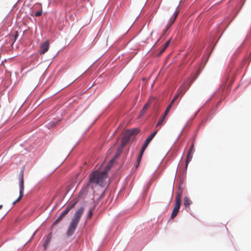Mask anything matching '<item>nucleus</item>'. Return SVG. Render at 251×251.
<instances>
[{
    "instance_id": "1",
    "label": "nucleus",
    "mask_w": 251,
    "mask_h": 251,
    "mask_svg": "<svg viewBox=\"0 0 251 251\" xmlns=\"http://www.w3.org/2000/svg\"><path fill=\"white\" fill-rule=\"evenodd\" d=\"M84 210V207H81L75 212L66 232L67 236H71L74 233Z\"/></svg>"
},
{
    "instance_id": "2",
    "label": "nucleus",
    "mask_w": 251,
    "mask_h": 251,
    "mask_svg": "<svg viewBox=\"0 0 251 251\" xmlns=\"http://www.w3.org/2000/svg\"><path fill=\"white\" fill-rule=\"evenodd\" d=\"M107 177V176L105 172H99L98 171H95L90 175L88 183H93L96 184L102 185Z\"/></svg>"
},
{
    "instance_id": "3",
    "label": "nucleus",
    "mask_w": 251,
    "mask_h": 251,
    "mask_svg": "<svg viewBox=\"0 0 251 251\" xmlns=\"http://www.w3.org/2000/svg\"><path fill=\"white\" fill-rule=\"evenodd\" d=\"M24 169H23L20 172L19 175V188H20V196L19 198L13 202V204L20 201L24 195Z\"/></svg>"
},
{
    "instance_id": "4",
    "label": "nucleus",
    "mask_w": 251,
    "mask_h": 251,
    "mask_svg": "<svg viewBox=\"0 0 251 251\" xmlns=\"http://www.w3.org/2000/svg\"><path fill=\"white\" fill-rule=\"evenodd\" d=\"M181 193H178L176 198L175 205L172 211L171 218L174 219L178 214L181 204Z\"/></svg>"
},
{
    "instance_id": "5",
    "label": "nucleus",
    "mask_w": 251,
    "mask_h": 251,
    "mask_svg": "<svg viewBox=\"0 0 251 251\" xmlns=\"http://www.w3.org/2000/svg\"><path fill=\"white\" fill-rule=\"evenodd\" d=\"M157 132V130L154 131L153 133H152L146 140L145 142H144L141 149L145 151L147 147H148V145L150 144V142L151 141V140L153 139V138L155 136Z\"/></svg>"
},
{
    "instance_id": "6",
    "label": "nucleus",
    "mask_w": 251,
    "mask_h": 251,
    "mask_svg": "<svg viewBox=\"0 0 251 251\" xmlns=\"http://www.w3.org/2000/svg\"><path fill=\"white\" fill-rule=\"evenodd\" d=\"M131 136L129 134L125 132L124 136L122 138L121 146L122 147L125 146L130 141Z\"/></svg>"
},
{
    "instance_id": "7",
    "label": "nucleus",
    "mask_w": 251,
    "mask_h": 251,
    "mask_svg": "<svg viewBox=\"0 0 251 251\" xmlns=\"http://www.w3.org/2000/svg\"><path fill=\"white\" fill-rule=\"evenodd\" d=\"M41 54L45 53L49 50V42L46 41L41 45Z\"/></svg>"
},
{
    "instance_id": "8",
    "label": "nucleus",
    "mask_w": 251,
    "mask_h": 251,
    "mask_svg": "<svg viewBox=\"0 0 251 251\" xmlns=\"http://www.w3.org/2000/svg\"><path fill=\"white\" fill-rule=\"evenodd\" d=\"M126 132L131 137L132 136L136 135L138 134L140 130L138 128H132L127 130Z\"/></svg>"
},
{
    "instance_id": "9",
    "label": "nucleus",
    "mask_w": 251,
    "mask_h": 251,
    "mask_svg": "<svg viewBox=\"0 0 251 251\" xmlns=\"http://www.w3.org/2000/svg\"><path fill=\"white\" fill-rule=\"evenodd\" d=\"M150 105H151V104H150V102H148L145 104V105H144V107H143V108L142 109V110H141V111L140 112V114L139 115V118L142 117L144 114H145V113L146 112L147 110L149 107Z\"/></svg>"
},
{
    "instance_id": "10",
    "label": "nucleus",
    "mask_w": 251,
    "mask_h": 251,
    "mask_svg": "<svg viewBox=\"0 0 251 251\" xmlns=\"http://www.w3.org/2000/svg\"><path fill=\"white\" fill-rule=\"evenodd\" d=\"M76 202H74L72 203H70L68 204V205L66 206L65 209L63 211L62 213H64L65 215L68 214V213L70 211V210L72 209L75 205Z\"/></svg>"
},
{
    "instance_id": "11",
    "label": "nucleus",
    "mask_w": 251,
    "mask_h": 251,
    "mask_svg": "<svg viewBox=\"0 0 251 251\" xmlns=\"http://www.w3.org/2000/svg\"><path fill=\"white\" fill-rule=\"evenodd\" d=\"M114 161V159H111L105 167L104 171L102 172H105V174L107 175L108 171L111 168L112 166H113Z\"/></svg>"
},
{
    "instance_id": "12",
    "label": "nucleus",
    "mask_w": 251,
    "mask_h": 251,
    "mask_svg": "<svg viewBox=\"0 0 251 251\" xmlns=\"http://www.w3.org/2000/svg\"><path fill=\"white\" fill-rule=\"evenodd\" d=\"M51 237H52L51 233H50L47 235V239H46L45 243L43 244V246L44 247L45 250H46L47 248V247L50 241Z\"/></svg>"
},
{
    "instance_id": "13",
    "label": "nucleus",
    "mask_w": 251,
    "mask_h": 251,
    "mask_svg": "<svg viewBox=\"0 0 251 251\" xmlns=\"http://www.w3.org/2000/svg\"><path fill=\"white\" fill-rule=\"evenodd\" d=\"M193 153L188 152L185 162V169H187L189 163L192 160Z\"/></svg>"
},
{
    "instance_id": "14",
    "label": "nucleus",
    "mask_w": 251,
    "mask_h": 251,
    "mask_svg": "<svg viewBox=\"0 0 251 251\" xmlns=\"http://www.w3.org/2000/svg\"><path fill=\"white\" fill-rule=\"evenodd\" d=\"M192 203L191 201L188 198L185 197L184 199V205L186 207H189Z\"/></svg>"
},
{
    "instance_id": "15",
    "label": "nucleus",
    "mask_w": 251,
    "mask_h": 251,
    "mask_svg": "<svg viewBox=\"0 0 251 251\" xmlns=\"http://www.w3.org/2000/svg\"><path fill=\"white\" fill-rule=\"evenodd\" d=\"M181 93L183 94L184 93V91H183V88L181 87L179 88V89H178L177 93L174 96V98H175L176 100H177V99L178 98V97L180 96Z\"/></svg>"
},
{
    "instance_id": "16",
    "label": "nucleus",
    "mask_w": 251,
    "mask_h": 251,
    "mask_svg": "<svg viewBox=\"0 0 251 251\" xmlns=\"http://www.w3.org/2000/svg\"><path fill=\"white\" fill-rule=\"evenodd\" d=\"M145 151L141 149V151H140V153L137 158V165L136 166V167L139 165V163L141 160V159H142V156H143V154L144 152Z\"/></svg>"
},
{
    "instance_id": "17",
    "label": "nucleus",
    "mask_w": 251,
    "mask_h": 251,
    "mask_svg": "<svg viewBox=\"0 0 251 251\" xmlns=\"http://www.w3.org/2000/svg\"><path fill=\"white\" fill-rule=\"evenodd\" d=\"M164 120H165L164 117H161L159 119V120L156 125V127H157V126H160L162 124V123L163 122Z\"/></svg>"
},
{
    "instance_id": "18",
    "label": "nucleus",
    "mask_w": 251,
    "mask_h": 251,
    "mask_svg": "<svg viewBox=\"0 0 251 251\" xmlns=\"http://www.w3.org/2000/svg\"><path fill=\"white\" fill-rule=\"evenodd\" d=\"M39 5L40 6H41V5L40 4ZM42 7H41V10L36 12L34 14V16L35 17H39V16H40L42 15Z\"/></svg>"
},
{
    "instance_id": "19",
    "label": "nucleus",
    "mask_w": 251,
    "mask_h": 251,
    "mask_svg": "<svg viewBox=\"0 0 251 251\" xmlns=\"http://www.w3.org/2000/svg\"><path fill=\"white\" fill-rule=\"evenodd\" d=\"M63 217L61 215H60L59 217L53 223V225L57 224L59 222H60L63 219Z\"/></svg>"
},
{
    "instance_id": "20",
    "label": "nucleus",
    "mask_w": 251,
    "mask_h": 251,
    "mask_svg": "<svg viewBox=\"0 0 251 251\" xmlns=\"http://www.w3.org/2000/svg\"><path fill=\"white\" fill-rule=\"evenodd\" d=\"M194 151H195L194 145V144H192L188 152L194 153Z\"/></svg>"
},
{
    "instance_id": "21",
    "label": "nucleus",
    "mask_w": 251,
    "mask_h": 251,
    "mask_svg": "<svg viewBox=\"0 0 251 251\" xmlns=\"http://www.w3.org/2000/svg\"><path fill=\"white\" fill-rule=\"evenodd\" d=\"M198 75H199V73H196L195 74H194V75H192V77L193 78L192 81L195 80L197 78Z\"/></svg>"
},
{
    "instance_id": "22",
    "label": "nucleus",
    "mask_w": 251,
    "mask_h": 251,
    "mask_svg": "<svg viewBox=\"0 0 251 251\" xmlns=\"http://www.w3.org/2000/svg\"><path fill=\"white\" fill-rule=\"evenodd\" d=\"M92 214H93V212H92V210H90L89 211V213L87 215V218L88 219H90L92 216Z\"/></svg>"
},
{
    "instance_id": "23",
    "label": "nucleus",
    "mask_w": 251,
    "mask_h": 251,
    "mask_svg": "<svg viewBox=\"0 0 251 251\" xmlns=\"http://www.w3.org/2000/svg\"><path fill=\"white\" fill-rule=\"evenodd\" d=\"M165 49L162 48V49L160 50V51H159V53H158V56H160V55H161V54H162L164 52V51H165Z\"/></svg>"
},
{
    "instance_id": "24",
    "label": "nucleus",
    "mask_w": 251,
    "mask_h": 251,
    "mask_svg": "<svg viewBox=\"0 0 251 251\" xmlns=\"http://www.w3.org/2000/svg\"><path fill=\"white\" fill-rule=\"evenodd\" d=\"M178 13V12H176V13H175V17H174V20H173V21H172V23H171V25H172V24H173L174 23V21H175V20H176V17H177V16Z\"/></svg>"
},
{
    "instance_id": "25",
    "label": "nucleus",
    "mask_w": 251,
    "mask_h": 251,
    "mask_svg": "<svg viewBox=\"0 0 251 251\" xmlns=\"http://www.w3.org/2000/svg\"><path fill=\"white\" fill-rule=\"evenodd\" d=\"M171 39H169L168 41L166 42V43L164 45H165L166 47H168L169 44H170Z\"/></svg>"
},
{
    "instance_id": "26",
    "label": "nucleus",
    "mask_w": 251,
    "mask_h": 251,
    "mask_svg": "<svg viewBox=\"0 0 251 251\" xmlns=\"http://www.w3.org/2000/svg\"><path fill=\"white\" fill-rule=\"evenodd\" d=\"M174 103H172L171 102L170 103V104L168 105L167 107H168L169 109H171Z\"/></svg>"
},
{
    "instance_id": "27",
    "label": "nucleus",
    "mask_w": 251,
    "mask_h": 251,
    "mask_svg": "<svg viewBox=\"0 0 251 251\" xmlns=\"http://www.w3.org/2000/svg\"><path fill=\"white\" fill-rule=\"evenodd\" d=\"M174 103H172L171 102L170 103V104L168 105L167 107H168L169 109H171Z\"/></svg>"
},
{
    "instance_id": "28",
    "label": "nucleus",
    "mask_w": 251,
    "mask_h": 251,
    "mask_svg": "<svg viewBox=\"0 0 251 251\" xmlns=\"http://www.w3.org/2000/svg\"><path fill=\"white\" fill-rule=\"evenodd\" d=\"M176 100L175 98H173V100H171V102L172 103H174L175 102V101Z\"/></svg>"
},
{
    "instance_id": "29",
    "label": "nucleus",
    "mask_w": 251,
    "mask_h": 251,
    "mask_svg": "<svg viewBox=\"0 0 251 251\" xmlns=\"http://www.w3.org/2000/svg\"><path fill=\"white\" fill-rule=\"evenodd\" d=\"M171 109H169L168 107H167L166 109V111H168V112H169V111Z\"/></svg>"
},
{
    "instance_id": "30",
    "label": "nucleus",
    "mask_w": 251,
    "mask_h": 251,
    "mask_svg": "<svg viewBox=\"0 0 251 251\" xmlns=\"http://www.w3.org/2000/svg\"><path fill=\"white\" fill-rule=\"evenodd\" d=\"M60 215H61L63 217V218H64L65 217V215L63 213H62Z\"/></svg>"
},
{
    "instance_id": "31",
    "label": "nucleus",
    "mask_w": 251,
    "mask_h": 251,
    "mask_svg": "<svg viewBox=\"0 0 251 251\" xmlns=\"http://www.w3.org/2000/svg\"><path fill=\"white\" fill-rule=\"evenodd\" d=\"M167 115V114H164V115L162 117H164V119H165Z\"/></svg>"
},
{
    "instance_id": "32",
    "label": "nucleus",
    "mask_w": 251,
    "mask_h": 251,
    "mask_svg": "<svg viewBox=\"0 0 251 251\" xmlns=\"http://www.w3.org/2000/svg\"><path fill=\"white\" fill-rule=\"evenodd\" d=\"M168 48V47H166L165 45H164V47H163V49H165V50H166V49Z\"/></svg>"
},
{
    "instance_id": "33",
    "label": "nucleus",
    "mask_w": 251,
    "mask_h": 251,
    "mask_svg": "<svg viewBox=\"0 0 251 251\" xmlns=\"http://www.w3.org/2000/svg\"><path fill=\"white\" fill-rule=\"evenodd\" d=\"M168 111H166L165 110V112H164V114H167H167H168Z\"/></svg>"
},
{
    "instance_id": "34",
    "label": "nucleus",
    "mask_w": 251,
    "mask_h": 251,
    "mask_svg": "<svg viewBox=\"0 0 251 251\" xmlns=\"http://www.w3.org/2000/svg\"><path fill=\"white\" fill-rule=\"evenodd\" d=\"M104 192H103V193L101 194V196H100V198H101V197L103 196V195H104Z\"/></svg>"
},
{
    "instance_id": "35",
    "label": "nucleus",
    "mask_w": 251,
    "mask_h": 251,
    "mask_svg": "<svg viewBox=\"0 0 251 251\" xmlns=\"http://www.w3.org/2000/svg\"><path fill=\"white\" fill-rule=\"evenodd\" d=\"M2 207V205H0V209H1Z\"/></svg>"
}]
</instances>
